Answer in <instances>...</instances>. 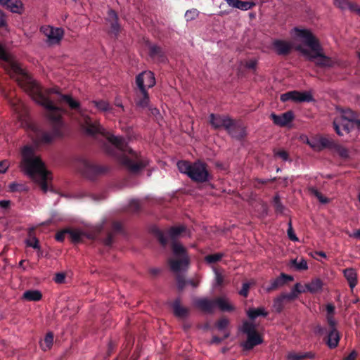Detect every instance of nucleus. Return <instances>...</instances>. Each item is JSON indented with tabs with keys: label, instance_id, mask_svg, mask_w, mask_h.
I'll use <instances>...</instances> for the list:
<instances>
[{
	"label": "nucleus",
	"instance_id": "obj_1",
	"mask_svg": "<svg viewBox=\"0 0 360 360\" xmlns=\"http://www.w3.org/2000/svg\"><path fill=\"white\" fill-rule=\"evenodd\" d=\"M59 103H65L72 109L81 116V124L86 133L91 136L101 134L113 146L114 148L108 153L115 156L119 162L124 165L130 172H138L144 169L148 164V160L142 157L129 147L125 139L122 136H117L106 131L98 123H94L91 118L85 115L80 106V103L75 100L70 95L60 94L58 98Z\"/></svg>",
	"mask_w": 360,
	"mask_h": 360
},
{
	"label": "nucleus",
	"instance_id": "obj_2",
	"mask_svg": "<svg viewBox=\"0 0 360 360\" xmlns=\"http://www.w3.org/2000/svg\"><path fill=\"white\" fill-rule=\"evenodd\" d=\"M12 69L15 74V80L18 85L29 93L36 103L45 108L48 118L50 120L59 121L65 110L57 106L49 98L51 94H55L59 95L60 98L61 94L58 89L54 87L44 90L42 86L19 65H13Z\"/></svg>",
	"mask_w": 360,
	"mask_h": 360
},
{
	"label": "nucleus",
	"instance_id": "obj_3",
	"mask_svg": "<svg viewBox=\"0 0 360 360\" xmlns=\"http://www.w3.org/2000/svg\"><path fill=\"white\" fill-rule=\"evenodd\" d=\"M22 166L25 173L39 184L44 193H46L49 172L41 158L35 155L34 148L30 146H24L22 150Z\"/></svg>",
	"mask_w": 360,
	"mask_h": 360
},
{
	"label": "nucleus",
	"instance_id": "obj_4",
	"mask_svg": "<svg viewBox=\"0 0 360 360\" xmlns=\"http://www.w3.org/2000/svg\"><path fill=\"white\" fill-rule=\"evenodd\" d=\"M296 35L303 40V42L307 46L313 53L301 46L296 47V50L301 52L304 56H307L310 61H315L316 65L321 68H330L333 66L332 59L326 56L323 53V49L319 43V39L313 34V33L307 29L295 28Z\"/></svg>",
	"mask_w": 360,
	"mask_h": 360
},
{
	"label": "nucleus",
	"instance_id": "obj_5",
	"mask_svg": "<svg viewBox=\"0 0 360 360\" xmlns=\"http://www.w3.org/2000/svg\"><path fill=\"white\" fill-rule=\"evenodd\" d=\"M177 167L181 173L186 174L195 183H207L213 178L207 164L200 160L193 162L179 160L177 162Z\"/></svg>",
	"mask_w": 360,
	"mask_h": 360
},
{
	"label": "nucleus",
	"instance_id": "obj_6",
	"mask_svg": "<svg viewBox=\"0 0 360 360\" xmlns=\"http://www.w3.org/2000/svg\"><path fill=\"white\" fill-rule=\"evenodd\" d=\"M53 123V128L51 131H46L41 129H34L32 135V141L37 147L41 145H48L51 143L56 137L60 135V127L62 125L61 118L56 122L51 120Z\"/></svg>",
	"mask_w": 360,
	"mask_h": 360
},
{
	"label": "nucleus",
	"instance_id": "obj_7",
	"mask_svg": "<svg viewBox=\"0 0 360 360\" xmlns=\"http://www.w3.org/2000/svg\"><path fill=\"white\" fill-rule=\"evenodd\" d=\"M173 254L176 259L169 260V266L174 272H179L185 269L189 264V257L186 249L179 243L174 242L172 245Z\"/></svg>",
	"mask_w": 360,
	"mask_h": 360
},
{
	"label": "nucleus",
	"instance_id": "obj_8",
	"mask_svg": "<svg viewBox=\"0 0 360 360\" xmlns=\"http://www.w3.org/2000/svg\"><path fill=\"white\" fill-rule=\"evenodd\" d=\"M184 226H172L169 229L166 233L160 230L156 226L151 228L150 231L158 239V242L162 247H166L169 243V238L172 240V244L176 242V239L185 231Z\"/></svg>",
	"mask_w": 360,
	"mask_h": 360
},
{
	"label": "nucleus",
	"instance_id": "obj_9",
	"mask_svg": "<svg viewBox=\"0 0 360 360\" xmlns=\"http://www.w3.org/2000/svg\"><path fill=\"white\" fill-rule=\"evenodd\" d=\"M241 331L247 335V340L242 344L245 350H251L262 342V338L256 330L255 325L248 321L243 323Z\"/></svg>",
	"mask_w": 360,
	"mask_h": 360
},
{
	"label": "nucleus",
	"instance_id": "obj_10",
	"mask_svg": "<svg viewBox=\"0 0 360 360\" xmlns=\"http://www.w3.org/2000/svg\"><path fill=\"white\" fill-rule=\"evenodd\" d=\"M77 167L84 176L91 180L94 179L97 176L106 172L105 167L93 164L85 159L79 160Z\"/></svg>",
	"mask_w": 360,
	"mask_h": 360
},
{
	"label": "nucleus",
	"instance_id": "obj_11",
	"mask_svg": "<svg viewBox=\"0 0 360 360\" xmlns=\"http://www.w3.org/2000/svg\"><path fill=\"white\" fill-rule=\"evenodd\" d=\"M313 96L308 91H291L281 94V101L282 102H286L288 101H293L295 102H311L312 101Z\"/></svg>",
	"mask_w": 360,
	"mask_h": 360
},
{
	"label": "nucleus",
	"instance_id": "obj_12",
	"mask_svg": "<svg viewBox=\"0 0 360 360\" xmlns=\"http://www.w3.org/2000/svg\"><path fill=\"white\" fill-rule=\"evenodd\" d=\"M138 89L135 91L134 102L136 105L140 108H146L150 102L149 94L145 87H142V81L138 78Z\"/></svg>",
	"mask_w": 360,
	"mask_h": 360
},
{
	"label": "nucleus",
	"instance_id": "obj_13",
	"mask_svg": "<svg viewBox=\"0 0 360 360\" xmlns=\"http://www.w3.org/2000/svg\"><path fill=\"white\" fill-rule=\"evenodd\" d=\"M226 131L232 138L241 140L246 136L245 127L241 122L231 119L229 128Z\"/></svg>",
	"mask_w": 360,
	"mask_h": 360
},
{
	"label": "nucleus",
	"instance_id": "obj_14",
	"mask_svg": "<svg viewBox=\"0 0 360 360\" xmlns=\"http://www.w3.org/2000/svg\"><path fill=\"white\" fill-rule=\"evenodd\" d=\"M231 119L228 115L211 113L209 115V123L215 130L222 128L226 130V128H229Z\"/></svg>",
	"mask_w": 360,
	"mask_h": 360
},
{
	"label": "nucleus",
	"instance_id": "obj_15",
	"mask_svg": "<svg viewBox=\"0 0 360 360\" xmlns=\"http://www.w3.org/2000/svg\"><path fill=\"white\" fill-rule=\"evenodd\" d=\"M293 280L294 278L292 276L281 273L279 276L272 279L270 281V285L266 286L265 290L267 292H272L285 285L288 282L292 281Z\"/></svg>",
	"mask_w": 360,
	"mask_h": 360
},
{
	"label": "nucleus",
	"instance_id": "obj_16",
	"mask_svg": "<svg viewBox=\"0 0 360 360\" xmlns=\"http://www.w3.org/2000/svg\"><path fill=\"white\" fill-rule=\"evenodd\" d=\"M351 123L345 118L338 116L334 119L333 126L337 134L341 136L344 134H349L351 131L352 129Z\"/></svg>",
	"mask_w": 360,
	"mask_h": 360
},
{
	"label": "nucleus",
	"instance_id": "obj_17",
	"mask_svg": "<svg viewBox=\"0 0 360 360\" xmlns=\"http://www.w3.org/2000/svg\"><path fill=\"white\" fill-rule=\"evenodd\" d=\"M294 113L292 110H288L281 115H276L274 112L270 115V118L274 124L279 127L288 125L294 120Z\"/></svg>",
	"mask_w": 360,
	"mask_h": 360
},
{
	"label": "nucleus",
	"instance_id": "obj_18",
	"mask_svg": "<svg viewBox=\"0 0 360 360\" xmlns=\"http://www.w3.org/2000/svg\"><path fill=\"white\" fill-rule=\"evenodd\" d=\"M9 103L13 111L17 114L19 120H24L27 114V110L21 100L17 98H11Z\"/></svg>",
	"mask_w": 360,
	"mask_h": 360
},
{
	"label": "nucleus",
	"instance_id": "obj_19",
	"mask_svg": "<svg viewBox=\"0 0 360 360\" xmlns=\"http://www.w3.org/2000/svg\"><path fill=\"white\" fill-rule=\"evenodd\" d=\"M194 306L203 312L211 314L215 308V300L197 298L194 300Z\"/></svg>",
	"mask_w": 360,
	"mask_h": 360
},
{
	"label": "nucleus",
	"instance_id": "obj_20",
	"mask_svg": "<svg viewBox=\"0 0 360 360\" xmlns=\"http://www.w3.org/2000/svg\"><path fill=\"white\" fill-rule=\"evenodd\" d=\"M43 32L48 37V41L51 44L58 43L63 37V31L60 28H53L52 27H42Z\"/></svg>",
	"mask_w": 360,
	"mask_h": 360
},
{
	"label": "nucleus",
	"instance_id": "obj_21",
	"mask_svg": "<svg viewBox=\"0 0 360 360\" xmlns=\"http://www.w3.org/2000/svg\"><path fill=\"white\" fill-rule=\"evenodd\" d=\"M106 20L110 23V32L117 37L120 31L117 13L114 10L110 9L108 12Z\"/></svg>",
	"mask_w": 360,
	"mask_h": 360
},
{
	"label": "nucleus",
	"instance_id": "obj_22",
	"mask_svg": "<svg viewBox=\"0 0 360 360\" xmlns=\"http://www.w3.org/2000/svg\"><path fill=\"white\" fill-rule=\"evenodd\" d=\"M272 46L276 53L279 56H287L292 50L291 44L281 39H275L272 43Z\"/></svg>",
	"mask_w": 360,
	"mask_h": 360
},
{
	"label": "nucleus",
	"instance_id": "obj_23",
	"mask_svg": "<svg viewBox=\"0 0 360 360\" xmlns=\"http://www.w3.org/2000/svg\"><path fill=\"white\" fill-rule=\"evenodd\" d=\"M138 78L142 81V87L152 88L155 84L154 74L150 72L144 71L136 77V84L138 86Z\"/></svg>",
	"mask_w": 360,
	"mask_h": 360
},
{
	"label": "nucleus",
	"instance_id": "obj_24",
	"mask_svg": "<svg viewBox=\"0 0 360 360\" xmlns=\"http://www.w3.org/2000/svg\"><path fill=\"white\" fill-rule=\"evenodd\" d=\"M340 340V335L337 328L328 329L326 342L330 349H335L338 347Z\"/></svg>",
	"mask_w": 360,
	"mask_h": 360
},
{
	"label": "nucleus",
	"instance_id": "obj_25",
	"mask_svg": "<svg viewBox=\"0 0 360 360\" xmlns=\"http://www.w3.org/2000/svg\"><path fill=\"white\" fill-rule=\"evenodd\" d=\"M149 56L158 62L163 63L167 60V57L162 48L155 44L149 45Z\"/></svg>",
	"mask_w": 360,
	"mask_h": 360
},
{
	"label": "nucleus",
	"instance_id": "obj_26",
	"mask_svg": "<svg viewBox=\"0 0 360 360\" xmlns=\"http://www.w3.org/2000/svg\"><path fill=\"white\" fill-rule=\"evenodd\" d=\"M172 307L174 316L178 318H186L189 314V309L181 306V300L179 298H176L172 302Z\"/></svg>",
	"mask_w": 360,
	"mask_h": 360
},
{
	"label": "nucleus",
	"instance_id": "obj_27",
	"mask_svg": "<svg viewBox=\"0 0 360 360\" xmlns=\"http://www.w3.org/2000/svg\"><path fill=\"white\" fill-rule=\"evenodd\" d=\"M227 4L233 8L242 11H248L256 6L253 1H243L241 0H226Z\"/></svg>",
	"mask_w": 360,
	"mask_h": 360
},
{
	"label": "nucleus",
	"instance_id": "obj_28",
	"mask_svg": "<svg viewBox=\"0 0 360 360\" xmlns=\"http://www.w3.org/2000/svg\"><path fill=\"white\" fill-rule=\"evenodd\" d=\"M343 274L348 282L349 288L353 290L358 282V276L356 270L353 268H347L343 271Z\"/></svg>",
	"mask_w": 360,
	"mask_h": 360
},
{
	"label": "nucleus",
	"instance_id": "obj_29",
	"mask_svg": "<svg viewBox=\"0 0 360 360\" xmlns=\"http://www.w3.org/2000/svg\"><path fill=\"white\" fill-rule=\"evenodd\" d=\"M0 5L9 9L13 13H19L22 4L20 0H0Z\"/></svg>",
	"mask_w": 360,
	"mask_h": 360
},
{
	"label": "nucleus",
	"instance_id": "obj_30",
	"mask_svg": "<svg viewBox=\"0 0 360 360\" xmlns=\"http://www.w3.org/2000/svg\"><path fill=\"white\" fill-rule=\"evenodd\" d=\"M67 234L69 235L71 241L74 243H82L86 236L83 231L72 229H67Z\"/></svg>",
	"mask_w": 360,
	"mask_h": 360
},
{
	"label": "nucleus",
	"instance_id": "obj_31",
	"mask_svg": "<svg viewBox=\"0 0 360 360\" xmlns=\"http://www.w3.org/2000/svg\"><path fill=\"white\" fill-rule=\"evenodd\" d=\"M322 288L323 282L320 278L314 279L305 285V288L311 293H316L321 291Z\"/></svg>",
	"mask_w": 360,
	"mask_h": 360
},
{
	"label": "nucleus",
	"instance_id": "obj_32",
	"mask_svg": "<svg viewBox=\"0 0 360 360\" xmlns=\"http://www.w3.org/2000/svg\"><path fill=\"white\" fill-rule=\"evenodd\" d=\"M218 307L221 311H232L234 307L223 297H217L215 299V307Z\"/></svg>",
	"mask_w": 360,
	"mask_h": 360
},
{
	"label": "nucleus",
	"instance_id": "obj_33",
	"mask_svg": "<svg viewBox=\"0 0 360 360\" xmlns=\"http://www.w3.org/2000/svg\"><path fill=\"white\" fill-rule=\"evenodd\" d=\"M42 294L39 290H27L22 295V298L27 301H39Z\"/></svg>",
	"mask_w": 360,
	"mask_h": 360
},
{
	"label": "nucleus",
	"instance_id": "obj_34",
	"mask_svg": "<svg viewBox=\"0 0 360 360\" xmlns=\"http://www.w3.org/2000/svg\"><path fill=\"white\" fill-rule=\"evenodd\" d=\"M339 117L345 118V120L351 122L354 124H355V121L359 120L356 118V113L349 108L342 109L341 115Z\"/></svg>",
	"mask_w": 360,
	"mask_h": 360
},
{
	"label": "nucleus",
	"instance_id": "obj_35",
	"mask_svg": "<svg viewBox=\"0 0 360 360\" xmlns=\"http://www.w3.org/2000/svg\"><path fill=\"white\" fill-rule=\"evenodd\" d=\"M53 333L49 332L46 335L43 342H40V347L44 351H47L51 348L53 343Z\"/></svg>",
	"mask_w": 360,
	"mask_h": 360
},
{
	"label": "nucleus",
	"instance_id": "obj_36",
	"mask_svg": "<svg viewBox=\"0 0 360 360\" xmlns=\"http://www.w3.org/2000/svg\"><path fill=\"white\" fill-rule=\"evenodd\" d=\"M92 103L96 107V108L101 112H111L112 108L110 105L109 103L106 101H93Z\"/></svg>",
	"mask_w": 360,
	"mask_h": 360
},
{
	"label": "nucleus",
	"instance_id": "obj_37",
	"mask_svg": "<svg viewBox=\"0 0 360 360\" xmlns=\"http://www.w3.org/2000/svg\"><path fill=\"white\" fill-rule=\"evenodd\" d=\"M285 303H287V302H285L281 294L275 298L273 304L275 311L281 313L283 310Z\"/></svg>",
	"mask_w": 360,
	"mask_h": 360
},
{
	"label": "nucleus",
	"instance_id": "obj_38",
	"mask_svg": "<svg viewBox=\"0 0 360 360\" xmlns=\"http://www.w3.org/2000/svg\"><path fill=\"white\" fill-rule=\"evenodd\" d=\"M268 314L262 307L257 309H250L248 311V316L250 319H255L259 316H266Z\"/></svg>",
	"mask_w": 360,
	"mask_h": 360
},
{
	"label": "nucleus",
	"instance_id": "obj_39",
	"mask_svg": "<svg viewBox=\"0 0 360 360\" xmlns=\"http://www.w3.org/2000/svg\"><path fill=\"white\" fill-rule=\"evenodd\" d=\"M334 5L341 10L354 9V3L350 2L349 0H334Z\"/></svg>",
	"mask_w": 360,
	"mask_h": 360
},
{
	"label": "nucleus",
	"instance_id": "obj_40",
	"mask_svg": "<svg viewBox=\"0 0 360 360\" xmlns=\"http://www.w3.org/2000/svg\"><path fill=\"white\" fill-rule=\"evenodd\" d=\"M273 203L275 212L277 214H284L285 210V206L282 204L279 195L276 194L273 199Z\"/></svg>",
	"mask_w": 360,
	"mask_h": 360
},
{
	"label": "nucleus",
	"instance_id": "obj_41",
	"mask_svg": "<svg viewBox=\"0 0 360 360\" xmlns=\"http://www.w3.org/2000/svg\"><path fill=\"white\" fill-rule=\"evenodd\" d=\"M333 148L340 158L344 159L349 158V150L347 148L341 145L334 143Z\"/></svg>",
	"mask_w": 360,
	"mask_h": 360
},
{
	"label": "nucleus",
	"instance_id": "obj_42",
	"mask_svg": "<svg viewBox=\"0 0 360 360\" xmlns=\"http://www.w3.org/2000/svg\"><path fill=\"white\" fill-rule=\"evenodd\" d=\"M224 256V255L221 252L208 255L205 257V261L207 264H214L217 262H219Z\"/></svg>",
	"mask_w": 360,
	"mask_h": 360
},
{
	"label": "nucleus",
	"instance_id": "obj_43",
	"mask_svg": "<svg viewBox=\"0 0 360 360\" xmlns=\"http://www.w3.org/2000/svg\"><path fill=\"white\" fill-rule=\"evenodd\" d=\"M291 262L292 266L297 270H306L308 269L307 261L304 259H302L300 262H297V259H292Z\"/></svg>",
	"mask_w": 360,
	"mask_h": 360
},
{
	"label": "nucleus",
	"instance_id": "obj_44",
	"mask_svg": "<svg viewBox=\"0 0 360 360\" xmlns=\"http://www.w3.org/2000/svg\"><path fill=\"white\" fill-rule=\"evenodd\" d=\"M230 323L229 320L226 317L219 319L215 323L219 330H224Z\"/></svg>",
	"mask_w": 360,
	"mask_h": 360
},
{
	"label": "nucleus",
	"instance_id": "obj_45",
	"mask_svg": "<svg viewBox=\"0 0 360 360\" xmlns=\"http://www.w3.org/2000/svg\"><path fill=\"white\" fill-rule=\"evenodd\" d=\"M274 153L275 157L279 158L283 161H291V160L289 158L288 153L284 150H274Z\"/></svg>",
	"mask_w": 360,
	"mask_h": 360
},
{
	"label": "nucleus",
	"instance_id": "obj_46",
	"mask_svg": "<svg viewBox=\"0 0 360 360\" xmlns=\"http://www.w3.org/2000/svg\"><path fill=\"white\" fill-rule=\"evenodd\" d=\"M199 15V11L195 8L188 10L185 13L186 21H191L195 19Z\"/></svg>",
	"mask_w": 360,
	"mask_h": 360
},
{
	"label": "nucleus",
	"instance_id": "obj_47",
	"mask_svg": "<svg viewBox=\"0 0 360 360\" xmlns=\"http://www.w3.org/2000/svg\"><path fill=\"white\" fill-rule=\"evenodd\" d=\"M25 243H26L27 246L32 247V248H33L34 249H36V250H39L40 249L39 241L34 236L32 237L30 239L26 240Z\"/></svg>",
	"mask_w": 360,
	"mask_h": 360
},
{
	"label": "nucleus",
	"instance_id": "obj_48",
	"mask_svg": "<svg viewBox=\"0 0 360 360\" xmlns=\"http://www.w3.org/2000/svg\"><path fill=\"white\" fill-rule=\"evenodd\" d=\"M310 191L312 194H314L319 200L322 203H327L328 200L327 198L324 197L321 192H319L317 189L314 188H311Z\"/></svg>",
	"mask_w": 360,
	"mask_h": 360
},
{
	"label": "nucleus",
	"instance_id": "obj_49",
	"mask_svg": "<svg viewBox=\"0 0 360 360\" xmlns=\"http://www.w3.org/2000/svg\"><path fill=\"white\" fill-rule=\"evenodd\" d=\"M288 224V229L287 231V233H288V236L289 239L292 241H297L298 238L296 236V235L293 231L291 220L289 221Z\"/></svg>",
	"mask_w": 360,
	"mask_h": 360
},
{
	"label": "nucleus",
	"instance_id": "obj_50",
	"mask_svg": "<svg viewBox=\"0 0 360 360\" xmlns=\"http://www.w3.org/2000/svg\"><path fill=\"white\" fill-rule=\"evenodd\" d=\"M281 295L285 299V302H290L297 298L299 295L292 290L290 293H281Z\"/></svg>",
	"mask_w": 360,
	"mask_h": 360
},
{
	"label": "nucleus",
	"instance_id": "obj_51",
	"mask_svg": "<svg viewBox=\"0 0 360 360\" xmlns=\"http://www.w3.org/2000/svg\"><path fill=\"white\" fill-rule=\"evenodd\" d=\"M177 288L179 290H183L186 285L187 281L183 276L178 275L176 278Z\"/></svg>",
	"mask_w": 360,
	"mask_h": 360
},
{
	"label": "nucleus",
	"instance_id": "obj_52",
	"mask_svg": "<svg viewBox=\"0 0 360 360\" xmlns=\"http://www.w3.org/2000/svg\"><path fill=\"white\" fill-rule=\"evenodd\" d=\"M215 274V283L214 286H222L224 284V276L217 270H214Z\"/></svg>",
	"mask_w": 360,
	"mask_h": 360
},
{
	"label": "nucleus",
	"instance_id": "obj_53",
	"mask_svg": "<svg viewBox=\"0 0 360 360\" xmlns=\"http://www.w3.org/2000/svg\"><path fill=\"white\" fill-rule=\"evenodd\" d=\"M230 335V333L228 331H226L224 334V336L222 338H219L218 336H213L212 339L211 340V343L212 344H219L225 339L228 338Z\"/></svg>",
	"mask_w": 360,
	"mask_h": 360
},
{
	"label": "nucleus",
	"instance_id": "obj_54",
	"mask_svg": "<svg viewBox=\"0 0 360 360\" xmlns=\"http://www.w3.org/2000/svg\"><path fill=\"white\" fill-rule=\"evenodd\" d=\"M250 288V283H243L242 288L239 291L240 295H241L244 297H247L248 295Z\"/></svg>",
	"mask_w": 360,
	"mask_h": 360
},
{
	"label": "nucleus",
	"instance_id": "obj_55",
	"mask_svg": "<svg viewBox=\"0 0 360 360\" xmlns=\"http://www.w3.org/2000/svg\"><path fill=\"white\" fill-rule=\"evenodd\" d=\"M129 209L133 212H138L140 210V202L137 200H131L129 202Z\"/></svg>",
	"mask_w": 360,
	"mask_h": 360
},
{
	"label": "nucleus",
	"instance_id": "obj_56",
	"mask_svg": "<svg viewBox=\"0 0 360 360\" xmlns=\"http://www.w3.org/2000/svg\"><path fill=\"white\" fill-rule=\"evenodd\" d=\"M9 56L6 51L4 46L0 44V60H4L5 62L9 61Z\"/></svg>",
	"mask_w": 360,
	"mask_h": 360
},
{
	"label": "nucleus",
	"instance_id": "obj_57",
	"mask_svg": "<svg viewBox=\"0 0 360 360\" xmlns=\"http://www.w3.org/2000/svg\"><path fill=\"white\" fill-rule=\"evenodd\" d=\"M287 358L288 360H303L302 354L295 352L288 353Z\"/></svg>",
	"mask_w": 360,
	"mask_h": 360
},
{
	"label": "nucleus",
	"instance_id": "obj_58",
	"mask_svg": "<svg viewBox=\"0 0 360 360\" xmlns=\"http://www.w3.org/2000/svg\"><path fill=\"white\" fill-rule=\"evenodd\" d=\"M294 292H295L296 293H297V295L299 294H301L302 292H305L307 290V289L304 288H303V287L302 286V285L300 283H297L294 287L292 288V289Z\"/></svg>",
	"mask_w": 360,
	"mask_h": 360
},
{
	"label": "nucleus",
	"instance_id": "obj_59",
	"mask_svg": "<svg viewBox=\"0 0 360 360\" xmlns=\"http://www.w3.org/2000/svg\"><path fill=\"white\" fill-rule=\"evenodd\" d=\"M67 234V229L58 232L56 234L55 238L58 242H63L65 239V236Z\"/></svg>",
	"mask_w": 360,
	"mask_h": 360
},
{
	"label": "nucleus",
	"instance_id": "obj_60",
	"mask_svg": "<svg viewBox=\"0 0 360 360\" xmlns=\"http://www.w3.org/2000/svg\"><path fill=\"white\" fill-rule=\"evenodd\" d=\"M113 243V235L112 233H108L106 237L103 239V243L106 246H111Z\"/></svg>",
	"mask_w": 360,
	"mask_h": 360
},
{
	"label": "nucleus",
	"instance_id": "obj_61",
	"mask_svg": "<svg viewBox=\"0 0 360 360\" xmlns=\"http://www.w3.org/2000/svg\"><path fill=\"white\" fill-rule=\"evenodd\" d=\"M65 279V275L63 273H57L54 278V281L56 283H63Z\"/></svg>",
	"mask_w": 360,
	"mask_h": 360
},
{
	"label": "nucleus",
	"instance_id": "obj_62",
	"mask_svg": "<svg viewBox=\"0 0 360 360\" xmlns=\"http://www.w3.org/2000/svg\"><path fill=\"white\" fill-rule=\"evenodd\" d=\"M327 321L329 326L328 329L336 328V321L334 319L333 315L327 316Z\"/></svg>",
	"mask_w": 360,
	"mask_h": 360
},
{
	"label": "nucleus",
	"instance_id": "obj_63",
	"mask_svg": "<svg viewBox=\"0 0 360 360\" xmlns=\"http://www.w3.org/2000/svg\"><path fill=\"white\" fill-rule=\"evenodd\" d=\"M257 61L256 60H250L245 63V67L250 70H255Z\"/></svg>",
	"mask_w": 360,
	"mask_h": 360
},
{
	"label": "nucleus",
	"instance_id": "obj_64",
	"mask_svg": "<svg viewBox=\"0 0 360 360\" xmlns=\"http://www.w3.org/2000/svg\"><path fill=\"white\" fill-rule=\"evenodd\" d=\"M8 162L6 160L0 162V174L5 173L8 169Z\"/></svg>",
	"mask_w": 360,
	"mask_h": 360
}]
</instances>
